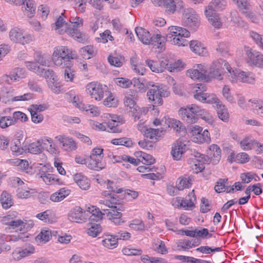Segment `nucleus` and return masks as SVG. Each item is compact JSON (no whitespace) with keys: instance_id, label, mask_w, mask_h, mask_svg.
Here are the masks:
<instances>
[{"instance_id":"1","label":"nucleus","mask_w":263,"mask_h":263,"mask_svg":"<svg viewBox=\"0 0 263 263\" xmlns=\"http://www.w3.org/2000/svg\"><path fill=\"white\" fill-rule=\"evenodd\" d=\"M102 195L108 198L106 200L105 204L110 209H102L104 212H106L107 218L117 226L124 223L125 221L122 218V213L119 212L124 211L125 209L124 204H123V195H118L112 193L109 190L102 192Z\"/></svg>"},{"instance_id":"2","label":"nucleus","mask_w":263,"mask_h":263,"mask_svg":"<svg viewBox=\"0 0 263 263\" xmlns=\"http://www.w3.org/2000/svg\"><path fill=\"white\" fill-rule=\"evenodd\" d=\"M132 81L134 87L138 88L141 92H145L148 86L152 87L147 92V96L149 101L153 102V109H155V107L163 104L162 97H167L170 95L167 87L162 84H155L153 82H149L145 86L143 83L140 82L139 79L134 78Z\"/></svg>"},{"instance_id":"3","label":"nucleus","mask_w":263,"mask_h":263,"mask_svg":"<svg viewBox=\"0 0 263 263\" xmlns=\"http://www.w3.org/2000/svg\"><path fill=\"white\" fill-rule=\"evenodd\" d=\"M77 58V55L74 51L63 46L55 47L52 56L54 64L60 67H72V60Z\"/></svg>"},{"instance_id":"4","label":"nucleus","mask_w":263,"mask_h":263,"mask_svg":"<svg viewBox=\"0 0 263 263\" xmlns=\"http://www.w3.org/2000/svg\"><path fill=\"white\" fill-rule=\"evenodd\" d=\"M211 4L205 10V14L213 26L220 28L222 26V23L215 11L224 9L226 2L225 0H213Z\"/></svg>"},{"instance_id":"5","label":"nucleus","mask_w":263,"mask_h":263,"mask_svg":"<svg viewBox=\"0 0 263 263\" xmlns=\"http://www.w3.org/2000/svg\"><path fill=\"white\" fill-rule=\"evenodd\" d=\"M224 69L228 71L229 73L232 70V68L228 62L221 59L215 60L210 66L209 76L213 78L221 80L223 79L222 75Z\"/></svg>"},{"instance_id":"6","label":"nucleus","mask_w":263,"mask_h":263,"mask_svg":"<svg viewBox=\"0 0 263 263\" xmlns=\"http://www.w3.org/2000/svg\"><path fill=\"white\" fill-rule=\"evenodd\" d=\"M198 108V106L196 104L188 105L185 108L181 107L178 110V114L183 121L192 124L197 122L196 110Z\"/></svg>"},{"instance_id":"7","label":"nucleus","mask_w":263,"mask_h":263,"mask_svg":"<svg viewBox=\"0 0 263 263\" xmlns=\"http://www.w3.org/2000/svg\"><path fill=\"white\" fill-rule=\"evenodd\" d=\"M244 49L247 63L250 65H255L263 68V54L249 46H245Z\"/></svg>"},{"instance_id":"8","label":"nucleus","mask_w":263,"mask_h":263,"mask_svg":"<svg viewBox=\"0 0 263 263\" xmlns=\"http://www.w3.org/2000/svg\"><path fill=\"white\" fill-rule=\"evenodd\" d=\"M228 77L232 83L236 82L237 80L247 83H252L254 81V78L251 76V73H246L238 69H232Z\"/></svg>"},{"instance_id":"9","label":"nucleus","mask_w":263,"mask_h":263,"mask_svg":"<svg viewBox=\"0 0 263 263\" xmlns=\"http://www.w3.org/2000/svg\"><path fill=\"white\" fill-rule=\"evenodd\" d=\"M192 155H193L196 159V161L195 162H198V163H195L192 168L194 173L195 174L201 172L204 170L205 163H211L208 155L202 154L196 151H194L192 154Z\"/></svg>"},{"instance_id":"10","label":"nucleus","mask_w":263,"mask_h":263,"mask_svg":"<svg viewBox=\"0 0 263 263\" xmlns=\"http://www.w3.org/2000/svg\"><path fill=\"white\" fill-rule=\"evenodd\" d=\"M206 70L203 65L198 64L197 68L187 70L186 74L193 80H199L206 82L209 80V76L207 75Z\"/></svg>"},{"instance_id":"11","label":"nucleus","mask_w":263,"mask_h":263,"mask_svg":"<svg viewBox=\"0 0 263 263\" xmlns=\"http://www.w3.org/2000/svg\"><path fill=\"white\" fill-rule=\"evenodd\" d=\"M185 12L184 23L192 29L196 30L200 24L198 15L192 8L187 9Z\"/></svg>"},{"instance_id":"12","label":"nucleus","mask_w":263,"mask_h":263,"mask_svg":"<svg viewBox=\"0 0 263 263\" xmlns=\"http://www.w3.org/2000/svg\"><path fill=\"white\" fill-rule=\"evenodd\" d=\"M7 2L15 5H23L25 10L24 13L29 18H31L35 14L36 6L33 0H5Z\"/></svg>"},{"instance_id":"13","label":"nucleus","mask_w":263,"mask_h":263,"mask_svg":"<svg viewBox=\"0 0 263 263\" xmlns=\"http://www.w3.org/2000/svg\"><path fill=\"white\" fill-rule=\"evenodd\" d=\"M68 219L71 222L82 223L86 221L88 215L80 207L77 206L71 210L68 215Z\"/></svg>"},{"instance_id":"14","label":"nucleus","mask_w":263,"mask_h":263,"mask_svg":"<svg viewBox=\"0 0 263 263\" xmlns=\"http://www.w3.org/2000/svg\"><path fill=\"white\" fill-rule=\"evenodd\" d=\"M88 93H89L91 98L96 100H101L104 97V90L102 85L97 82H91L86 86Z\"/></svg>"},{"instance_id":"15","label":"nucleus","mask_w":263,"mask_h":263,"mask_svg":"<svg viewBox=\"0 0 263 263\" xmlns=\"http://www.w3.org/2000/svg\"><path fill=\"white\" fill-rule=\"evenodd\" d=\"M194 97L195 99L203 103L208 104H216V105L220 103V100L214 93H205L198 92L196 90Z\"/></svg>"},{"instance_id":"16","label":"nucleus","mask_w":263,"mask_h":263,"mask_svg":"<svg viewBox=\"0 0 263 263\" xmlns=\"http://www.w3.org/2000/svg\"><path fill=\"white\" fill-rule=\"evenodd\" d=\"M55 139L62 145V148L66 151H74L77 148V144L72 138L65 135H59L55 137Z\"/></svg>"},{"instance_id":"17","label":"nucleus","mask_w":263,"mask_h":263,"mask_svg":"<svg viewBox=\"0 0 263 263\" xmlns=\"http://www.w3.org/2000/svg\"><path fill=\"white\" fill-rule=\"evenodd\" d=\"M186 148V146L183 142L180 140L175 141L172 145L171 152L174 160H180L182 154L185 152Z\"/></svg>"},{"instance_id":"18","label":"nucleus","mask_w":263,"mask_h":263,"mask_svg":"<svg viewBox=\"0 0 263 263\" xmlns=\"http://www.w3.org/2000/svg\"><path fill=\"white\" fill-rule=\"evenodd\" d=\"M208 155L209 156L210 163L216 165L219 162L221 159V150L217 144H212L207 151Z\"/></svg>"},{"instance_id":"19","label":"nucleus","mask_w":263,"mask_h":263,"mask_svg":"<svg viewBox=\"0 0 263 263\" xmlns=\"http://www.w3.org/2000/svg\"><path fill=\"white\" fill-rule=\"evenodd\" d=\"M124 122V120L120 116H115L109 121L107 124V131L109 133H119L122 132V129L120 126Z\"/></svg>"},{"instance_id":"20","label":"nucleus","mask_w":263,"mask_h":263,"mask_svg":"<svg viewBox=\"0 0 263 263\" xmlns=\"http://www.w3.org/2000/svg\"><path fill=\"white\" fill-rule=\"evenodd\" d=\"M178 37H174L173 40H171L172 44L178 45L179 46H185L187 45V41L184 39L190 35V32L184 28L179 27V29H177Z\"/></svg>"},{"instance_id":"21","label":"nucleus","mask_w":263,"mask_h":263,"mask_svg":"<svg viewBox=\"0 0 263 263\" xmlns=\"http://www.w3.org/2000/svg\"><path fill=\"white\" fill-rule=\"evenodd\" d=\"M86 215H88V219L90 221H98L102 219L103 215H106V212L103 213L99 208L95 206H88L86 210Z\"/></svg>"},{"instance_id":"22","label":"nucleus","mask_w":263,"mask_h":263,"mask_svg":"<svg viewBox=\"0 0 263 263\" xmlns=\"http://www.w3.org/2000/svg\"><path fill=\"white\" fill-rule=\"evenodd\" d=\"M65 32L80 43H85L88 41L87 36L82 33L77 28L66 27Z\"/></svg>"},{"instance_id":"23","label":"nucleus","mask_w":263,"mask_h":263,"mask_svg":"<svg viewBox=\"0 0 263 263\" xmlns=\"http://www.w3.org/2000/svg\"><path fill=\"white\" fill-rule=\"evenodd\" d=\"M87 167L90 170L99 171L104 168L105 165L103 160L90 155L89 158H87Z\"/></svg>"},{"instance_id":"24","label":"nucleus","mask_w":263,"mask_h":263,"mask_svg":"<svg viewBox=\"0 0 263 263\" xmlns=\"http://www.w3.org/2000/svg\"><path fill=\"white\" fill-rule=\"evenodd\" d=\"M36 217L39 219L49 223H52L56 221L55 214L49 210L37 214Z\"/></svg>"},{"instance_id":"25","label":"nucleus","mask_w":263,"mask_h":263,"mask_svg":"<svg viewBox=\"0 0 263 263\" xmlns=\"http://www.w3.org/2000/svg\"><path fill=\"white\" fill-rule=\"evenodd\" d=\"M197 120L200 118L209 124H212L214 121L213 116L207 110L202 108L198 106V108L196 110Z\"/></svg>"},{"instance_id":"26","label":"nucleus","mask_w":263,"mask_h":263,"mask_svg":"<svg viewBox=\"0 0 263 263\" xmlns=\"http://www.w3.org/2000/svg\"><path fill=\"white\" fill-rule=\"evenodd\" d=\"M135 32L139 40L144 44L147 45L149 43L148 40L151 37V35L148 31L140 27H137L135 28Z\"/></svg>"},{"instance_id":"27","label":"nucleus","mask_w":263,"mask_h":263,"mask_svg":"<svg viewBox=\"0 0 263 263\" xmlns=\"http://www.w3.org/2000/svg\"><path fill=\"white\" fill-rule=\"evenodd\" d=\"M70 190L63 187L60 189L58 192L53 193L50 196V200L53 202H60L68 196L70 193Z\"/></svg>"},{"instance_id":"28","label":"nucleus","mask_w":263,"mask_h":263,"mask_svg":"<svg viewBox=\"0 0 263 263\" xmlns=\"http://www.w3.org/2000/svg\"><path fill=\"white\" fill-rule=\"evenodd\" d=\"M162 36L160 34H156L151 37L148 40L149 43L147 45H151L155 49H160L161 50L164 49L165 43L161 39Z\"/></svg>"},{"instance_id":"29","label":"nucleus","mask_w":263,"mask_h":263,"mask_svg":"<svg viewBox=\"0 0 263 263\" xmlns=\"http://www.w3.org/2000/svg\"><path fill=\"white\" fill-rule=\"evenodd\" d=\"M118 237H116V235H106V238L102 240V244L103 246L108 249H112L118 246Z\"/></svg>"},{"instance_id":"30","label":"nucleus","mask_w":263,"mask_h":263,"mask_svg":"<svg viewBox=\"0 0 263 263\" xmlns=\"http://www.w3.org/2000/svg\"><path fill=\"white\" fill-rule=\"evenodd\" d=\"M21 141L19 140V139H13L10 146L12 152L22 154L24 151L27 150L26 146H24V143L22 145Z\"/></svg>"},{"instance_id":"31","label":"nucleus","mask_w":263,"mask_h":263,"mask_svg":"<svg viewBox=\"0 0 263 263\" xmlns=\"http://www.w3.org/2000/svg\"><path fill=\"white\" fill-rule=\"evenodd\" d=\"M190 47L193 52L199 55L203 54L205 50L203 44L197 40L190 41Z\"/></svg>"},{"instance_id":"32","label":"nucleus","mask_w":263,"mask_h":263,"mask_svg":"<svg viewBox=\"0 0 263 263\" xmlns=\"http://www.w3.org/2000/svg\"><path fill=\"white\" fill-rule=\"evenodd\" d=\"M217 112L219 118L224 122H228L229 114L226 106L219 103L217 105Z\"/></svg>"},{"instance_id":"33","label":"nucleus","mask_w":263,"mask_h":263,"mask_svg":"<svg viewBox=\"0 0 263 263\" xmlns=\"http://www.w3.org/2000/svg\"><path fill=\"white\" fill-rule=\"evenodd\" d=\"M1 202L4 209L10 208L13 205L11 195L6 191H3L1 197Z\"/></svg>"},{"instance_id":"34","label":"nucleus","mask_w":263,"mask_h":263,"mask_svg":"<svg viewBox=\"0 0 263 263\" xmlns=\"http://www.w3.org/2000/svg\"><path fill=\"white\" fill-rule=\"evenodd\" d=\"M192 178L191 176L187 178L182 177L178 179L176 186L179 191H182L185 188H189L192 184Z\"/></svg>"},{"instance_id":"35","label":"nucleus","mask_w":263,"mask_h":263,"mask_svg":"<svg viewBox=\"0 0 263 263\" xmlns=\"http://www.w3.org/2000/svg\"><path fill=\"white\" fill-rule=\"evenodd\" d=\"M27 149L30 153L33 154H39L43 152V147L42 145V142L41 141L38 140L35 142L29 144Z\"/></svg>"},{"instance_id":"36","label":"nucleus","mask_w":263,"mask_h":263,"mask_svg":"<svg viewBox=\"0 0 263 263\" xmlns=\"http://www.w3.org/2000/svg\"><path fill=\"white\" fill-rule=\"evenodd\" d=\"M25 70L23 68L16 67L10 73L8 77H9L11 80L16 81L19 79L23 78L25 77Z\"/></svg>"},{"instance_id":"37","label":"nucleus","mask_w":263,"mask_h":263,"mask_svg":"<svg viewBox=\"0 0 263 263\" xmlns=\"http://www.w3.org/2000/svg\"><path fill=\"white\" fill-rule=\"evenodd\" d=\"M159 6L163 5L166 8V11L173 13L176 9V3L174 0H162L158 1Z\"/></svg>"},{"instance_id":"38","label":"nucleus","mask_w":263,"mask_h":263,"mask_svg":"<svg viewBox=\"0 0 263 263\" xmlns=\"http://www.w3.org/2000/svg\"><path fill=\"white\" fill-rule=\"evenodd\" d=\"M162 133V131L158 129L149 128L145 130L144 132V136L146 137L149 138L151 139H155L156 140H158L161 137V134Z\"/></svg>"},{"instance_id":"39","label":"nucleus","mask_w":263,"mask_h":263,"mask_svg":"<svg viewBox=\"0 0 263 263\" xmlns=\"http://www.w3.org/2000/svg\"><path fill=\"white\" fill-rule=\"evenodd\" d=\"M135 155L137 157L142 158V160L145 161L143 163L146 165H151L155 162V159L152 155L141 151L136 152Z\"/></svg>"},{"instance_id":"40","label":"nucleus","mask_w":263,"mask_h":263,"mask_svg":"<svg viewBox=\"0 0 263 263\" xmlns=\"http://www.w3.org/2000/svg\"><path fill=\"white\" fill-rule=\"evenodd\" d=\"M37 75L45 78L47 80L51 81L58 77L52 69H46L43 68H42L40 72H37Z\"/></svg>"},{"instance_id":"41","label":"nucleus","mask_w":263,"mask_h":263,"mask_svg":"<svg viewBox=\"0 0 263 263\" xmlns=\"http://www.w3.org/2000/svg\"><path fill=\"white\" fill-rule=\"evenodd\" d=\"M111 143L114 145H124L128 147H131L133 144L132 139L127 137L114 139Z\"/></svg>"},{"instance_id":"42","label":"nucleus","mask_w":263,"mask_h":263,"mask_svg":"<svg viewBox=\"0 0 263 263\" xmlns=\"http://www.w3.org/2000/svg\"><path fill=\"white\" fill-rule=\"evenodd\" d=\"M91 221V227L87 230V233L89 236L95 237L102 232V228L100 224L92 223Z\"/></svg>"},{"instance_id":"43","label":"nucleus","mask_w":263,"mask_h":263,"mask_svg":"<svg viewBox=\"0 0 263 263\" xmlns=\"http://www.w3.org/2000/svg\"><path fill=\"white\" fill-rule=\"evenodd\" d=\"M48 85L49 87L51 89V90L55 93H60L62 88V85L58 81V78L54 79L52 81L51 80H47Z\"/></svg>"},{"instance_id":"44","label":"nucleus","mask_w":263,"mask_h":263,"mask_svg":"<svg viewBox=\"0 0 263 263\" xmlns=\"http://www.w3.org/2000/svg\"><path fill=\"white\" fill-rule=\"evenodd\" d=\"M250 36L256 44L263 50V35L259 34L254 31H251Z\"/></svg>"},{"instance_id":"45","label":"nucleus","mask_w":263,"mask_h":263,"mask_svg":"<svg viewBox=\"0 0 263 263\" xmlns=\"http://www.w3.org/2000/svg\"><path fill=\"white\" fill-rule=\"evenodd\" d=\"M22 30L18 28H15L10 30L9 36L11 41L16 43H20L21 39H22Z\"/></svg>"},{"instance_id":"46","label":"nucleus","mask_w":263,"mask_h":263,"mask_svg":"<svg viewBox=\"0 0 263 263\" xmlns=\"http://www.w3.org/2000/svg\"><path fill=\"white\" fill-rule=\"evenodd\" d=\"M255 177L258 178V180H260L259 177L256 174L253 173L252 172H246L243 173L240 175V178L242 181V182L245 183H249L255 178Z\"/></svg>"},{"instance_id":"47","label":"nucleus","mask_w":263,"mask_h":263,"mask_svg":"<svg viewBox=\"0 0 263 263\" xmlns=\"http://www.w3.org/2000/svg\"><path fill=\"white\" fill-rule=\"evenodd\" d=\"M228 179H219L215 185L214 190L216 192L220 193L226 191V183L228 184Z\"/></svg>"},{"instance_id":"48","label":"nucleus","mask_w":263,"mask_h":263,"mask_svg":"<svg viewBox=\"0 0 263 263\" xmlns=\"http://www.w3.org/2000/svg\"><path fill=\"white\" fill-rule=\"evenodd\" d=\"M240 144L244 150H249L252 149L253 145L258 146L259 143L254 140L249 141V138L246 137L240 141Z\"/></svg>"},{"instance_id":"49","label":"nucleus","mask_w":263,"mask_h":263,"mask_svg":"<svg viewBox=\"0 0 263 263\" xmlns=\"http://www.w3.org/2000/svg\"><path fill=\"white\" fill-rule=\"evenodd\" d=\"M52 237V233L49 229H42L37 237L45 242L50 240Z\"/></svg>"},{"instance_id":"50","label":"nucleus","mask_w":263,"mask_h":263,"mask_svg":"<svg viewBox=\"0 0 263 263\" xmlns=\"http://www.w3.org/2000/svg\"><path fill=\"white\" fill-rule=\"evenodd\" d=\"M145 63L152 71L156 73L162 72L158 61L146 60Z\"/></svg>"},{"instance_id":"51","label":"nucleus","mask_w":263,"mask_h":263,"mask_svg":"<svg viewBox=\"0 0 263 263\" xmlns=\"http://www.w3.org/2000/svg\"><path fill=\"white\" fill-rule=\"evenodd\" d=\"M5 224L10 226L13 229L22 230L25 227V223L22 220H11L5 222Z\"/></svg>"},{"instance_id":"52","label":"nucleus","mask_w":263,"mask_h":263,"mask_svg":"<svg viewBox=\"0 0 263 263\" xmlns=\"http://www.w3.org/2000/svg\"><path fill=\"white\" fill-rule=\"evenodd\" d=\"M184 67V65L180 60L173 62L172 61L169 62V71L170 72L181 71Z\"/></svg>"},{"instance_id":"53","label":"nucleus","mask_w":263,"mask_h":263,"mask_svg":"<svg viewBox=\"0 0 263 263\" xmlns=\"http://www.w3.org/2000/svg\"><path fill=\"white\" fill-rule=\"evenodd\" d=\"M194 138H196V142L199 143L209 142L211 141L210 133L207 129L200 133L198 137H195Z\"/></svg>"},{"instance_id":"54","label":"nucleus","mask_w":263,"mask_h":263,"mask_svg":"<svg viewBox=\"0 0 263 263\" xmlns=\"http://www.w3.org/2000/svg\"><path fill=\"white\" fill-rule=\"evenodd\" d=\"M171 126L177 132H181L185 131V127L183 123L176 119H172L170 122Z\"/></svg>"},{"instance_id":"55","label":"nucleus","mask_w":263,"mask_h":263,"mask_svg":"<svg viewBox=\"0 0 263 263\" xmlns=\"http://www.w3.org/2000/svg\"><path fill=\"white\" fill-rule=\"evenodd\" d=\"M107 188L108 190H109L112 193H115L117 195V194H122L124 190L122 188L118 189L117 187L116 183L109 180H107Z\"/></svg>"},{"instance_id":"56","label":"nucleus","mask_w":263,"mask_h":263,"mask_svg":"<svg viewBox=\"0 0 263 263\" xmlns=\"http://www.w3.org/2000/svg\"><path fill=\"white\" fill-rule=\"evenodd\" d=\"M129 227L136 231H142L144 230L145 225L142 220L134 219L130 223Z\"/></svg>"},{"instance_id":"57","label":"nucleus","mask_w":263,"mask_h":263,"mask_svg":"<svg viewBox=\"0 0 263 263\" xmlns=\"http://www.w3.org/2000/svg\"><path fill=\"white\" fill-rule=\"evenodd\" d=\"M116 84L122 88H128L133 84L132 80L125 78H118L116 80Z\"/></svg>"},{"instance_id":"58","label":"nucleus","mask_w":263,"mask_h":263,"mask_svg":"<svg viewBox=\"0 0 263 263\" xmlns=\"http://www.w3.org/2000/svg\"><path fill=\"white\" fill-rule=\"evenodd\" d=\"M14 124L17 123L18 120H20L22 122H26L28 120L27 115L21 111H15L13 114L12 117Z\"/></svg>"},{"instance_id":"59","label":"nucleus","mask_w":263,"mask_h":263,"mask_svg":"<svg viewBox=\"0 0 263 263\" xmlns=\"http://www.w3.org/2000/svg\"><path fill=\"white\" fill-rule=\"evenodd\" d=\"M80 52L81 53V54L83 56V58H84V56L86 55V53H87L89 56L91 57H93L96 54V52L94 50V48L91 45H87L83 47H82L80 49Z\"/></svg>"},{"instance_id":"60","label":"nucleus","mask_w":263,"mask_h":263,"mask_svg":"<svg viewBox=\"0 0 263 263\" xmlns=\"http://www.w3.org/2000/svg\"><path fill=\"white\" fill-rule=\"evenodd\" d=\"M13 124H14V122H13L11 117L5 116L0 118V127L2 128H5Z\"/></svg>"},{"instance_id":"61","label":"nucleus","mask_w":263,"mask_h":263,"mask_svg":"<svg viewBox=\"0 0 263 263\" xmlns=\"http://www.w3.org/2000/svg\"><path fill=\"white\" fill-rule=\"evenodd\" d=\"M124 60V58L120 57V58L118 57H115L111 55H109L108 57V61L111 65L116 66V67H121L123 65L122 60Z\"/></svg>"},{"instance_id":"62","label":"nucleus","mask_w":263,"mask_h":263,"mask_svg":"<svg viewBox=\"0 0 263 263\" xmlns=\"http://www.w3.org/2000/svg\"><path fill=\"white\" fill-rule=\"evenodd\" d=\"M25 66L30 70H32L37 74L38 72H40L42 67L39 66L37 63L34 62L26 61Z\"/></svg>"},{"instance_id":"63","label":"nucleus","mask_w":263,"mask_h":263,"mask_svg":"<svg viewBox=\"0 0 263 263\" xmlns=\"http://www.w3.org/2000/svg\"><path fill=\"white\" fill-rule=\"evenodd\" d=\"M65 68L64 70V77L67 81H72L74 76V71L71 68L72 67H61Z\"/></svg>"},{"instance_id":"64","label":"nucleus","mask_w":263,"mask_h":263,"mask_svg":"<svg viewBox=\"0 0 263 263\" xmlns=\"http://www.w3.org/2000/svg\"><path fill=\"white\" fill-rule=\"evenodd\" d=\"M250 160L249 155L246 153H240L235 156V161L241 164L248 162Z\"/></svg>"}]
</instances>
